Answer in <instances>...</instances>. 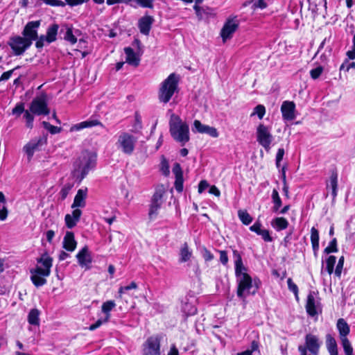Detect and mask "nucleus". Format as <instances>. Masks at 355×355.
Here are the masks:
<instances>
[{
	"label": "nucleus",
	"instance_id": "1",
	"mask_svg": "<svg viewBox=\"0 0 355 355\" xmlns=\"http://www.w3.org/2000/svg\"><path fill=\"white\" fill-rule=\"evenodd\" d=\"M169 132L172 138L184 146L190 139L189 125L173 113L169 120Z\"/></svg>",
	"mask_w": 355,
	"mask_h": 355
},
{
	"label": "nucleus",
	"instance_id": "2",
	"mask_svg": "<svg viewBox=\"0 0 355 355\" xmlns=\"http://www.w3.org/2000/svg\"><path fill=\"white\" fill-rule=\"evenodd\" d=\"M96 164V155L88 151L82 152L73 164V175L79 177L82 180L87 175L89 171L94 168Z\"/></svg>",
	"mask_w": 355,
	"mask_h": 355
},
{
	"label": "nucleus",
	"instance_id": "3",
	"mask_svg": "<svg viewBox=\"0 0 355 355\" xmlns=\"http://www.w3.org/2000/svg\"><path fill=\"white\" fill-rule=\"evenodd\" d=\"M178 77L173 73L162 83L159 90V99L161 102L166 103L170 101L178 89Z\"/></svg>",
	"mask_w": 355,
	"mask_h": 355
},
{
	"label": "nucleus",
	"instance_id": "4",
	"mask_svg": "<svg viewBox=\"0 0 355 355\" xmlns=\"http://www.w3.org/2000/svg\"><path fill=\"white\" fill-rule=\"evenodd\" d=\"M137 142V137L128 132H123L119 135L116 146L124 154L131 155L135 150Z\"/></svg>",
	"mask_w": 355,
	"mask_h": 355
},
{
	"label": "nucleus",
	"instance_id": "5",
	"mask_svg": "<svg viewBox=\"0 0 355 355\" xmlns=\"http://www.w3.org/2000/svg\"><path fill=\"white\" fill-rule=\"evenodd\" d=\"M233 258L235 265V275L238 282L237 295L242 297L244 292V267L241 255L237 250H233Z\"/></svg>",
	"mask_w": 355,
	"mask_h": 355
},
{
	"label": "nucleus",
	"instance_id": "6",
	"mask_svg": "<svg viewBox=\"0 0 355 355\" xmlns=\"http://www.w3.org/2000/svg\"><path fill=\"white\" fill-rule=\"evenodd\" d=\"M306 311L309 315L314 317L322 312V306L320 303V298L318 296V293L311 291H309L306 302Z\"/></svg>",
	"mask_w": 355,
	"mask_h": 355
},
{
	"label": "nucleus",
	"instance_id": "7",
	"mask_svg": "<svg viewBox=\"0 0 355 355\" xmlns=\"http://www.w3.org/2000/svg\"><path fill=\"white\" fill-rule=\"evenodd\" d=\"M8 44L12 50L15 55H22L32 45L31 41L19 35L11 37Z\"/></svg>",
	"mask_w": 355,
	"mask_h": 355
},
{
	"label": "nucleus",
	"instance_id": "8",
	"mask_svg": "<svg viewBox=\"0 0 355 355\" xmlns=\"http://www.w3.org/2000/svg\"><path fill=\"white\" fill-rule=\"evenodd\" d=\"M320 349V343L317 336L309 334L305 337V345H299L298 351L300 355H307L309 350L312 355H318Z\"/></svg>",
	"mask_w": 355,
	"mask_h": 355
},
{
	"label": "nucleus",
	"instance_id": "9",
	"mask_svg": "<svg viewBox=\"0 0 355 355\" xmlns=\"http://www.w3.org/2000/svg\"><path fill=\"white\" fill-rule=\"evenodd\" d=\"M29 110L32 114L35 115H48L50 110L48 108L46 95L43 94L35 97L32 101Z\"/></svg>",
	"mask_w": 355,
	"mask_h": 355
},
{
	"label": "nucleus",
	"instance_id": "10",
	"mask_svg": "<svg viewBox=\"0 0 355 355\" xmlns=\"http://www.w3.org/2000/svg\"><path fill=\"white\" fill-rule=\"evenodd\" d=\"M257 141L268 151L270 148V144L273 140V137L270 133L269 128L263 124H260L257 130Z\"/></svg>",
	"mask_w": 355,
	"mask_h": 355
},
{
	"label": "nucleus",
	"instance_id": "11",
	"mask_svg": "<svg viewBox=\"0 0 355 355\" xmlns=\"http://www.w3.org/2000/svg\"><path fill=\"white\" fill-rule=\"evenodd\" d=\"M46 141L47 139L46 136L39 137L31 139L24 146V150L27 154L29 160L32 158L35 151L40 150L41 148L46 144Z\"/></svg>",
	"mask_w": 355,
	"mask_h": 355
},
{
	"label": "nucleus",
	"instance_id": "12",
	"mask_svg": "<svg viewBox=\"0 0 355 355\" xmlns=\"http://www.w3.org/2000/svg\"><path fill=\"white\" fill-rule=\"evenodd\" d=\"M160 354V338L157 336L148 338L144 344V355H159Z\"/></svg>",
	"mask_w": 355,
	"mask_h": 355
},
{
	"label": "nucleus",
	"instance_id": "13",
	"mask_svg": "<svg viewBox=\"0 0 355 355\" xmlns=\"http://www.w3.org/2000/svg\"><path fill=\"white\" fill-rule=\"evenodd\" d=\"M40 24V20L28 21L24 28L22 37L33 44V42L37 39V30Z\"/></svg>",
	"mask_w": 355,
	"mask_h": 355
},
{
	"label": "nucleus",
	"instance_id": "14",
	"mask_svg": "<svg viewBox=\"0 0 355 355\" xmlns=\"http://www.w3.org/2000/svg\"><path fill=\"white\" fill-rule=\"evenodd\" d=\"M193 10L198 21L209 22L210 19L216 16L215 10L207 6L194 5Z\"/></svg>",
	"mask_w": 355,
	"mask_h": 355
},
{
	"label": "nucleus",
	"instance_id": "15",
	"mask_svg": "<svg viewBox=\"0 0 355 355\" xmlns=\"http://www.w3.org/2000/svg\"><path fill=\"white\" fill-rule=\"evenodd\" d=\"M37 262L41 266H37L35 268L40 271L39 272L43 273L45 275H50L51 268L52 267L53 259L48 254L47 252H44L42 256L37 259Z\"/></svg>",
	"mask_w": 355,
	"mask_h": 355
},
{
	"label": "nucleus",
	"instance_id": "16",
	"mask_svg": "<svg viewBox=\"0 0 355 355\" xmlns=\"http://www.w3.org/2000/svg\"><path fill=\"white\" fill-rule=\"evenodd\" d=\"M295 104L293 101H285L281 106L282 117L286 121H293L295 119Z\"/></svg>",
	"mask_w": 355,
	"mask_h": 355
},
{
	"label": "nucleus",
	"instance_id": "17",
	"mask_svg": "<svg viewBox=\"0 0 355 355\" xmlns=\"http://www.w3.org/2000/svg\"><path fill=\"white\" fill-rule=\"evenodd\" d=\"M78 263L81 267H85L86 269H90L92 259L89 252L88 247L85 246L76 254Z\"/></svg>",
	"mask_w": 355,
	"mask_h": 355
},
{
	"label": "nucleus",
	"instance_id": "18",
	"mask_svg": "<svg viewBox=\"0 0 355 355\" xmlns=\"http://www.w3.org/2000/svg\"><path fill=\"white\" fill-rule=\"evenodd\" d=\"M261 285V282L259 278H252L248 274L245 273V295H254Z\"/></svg>",
	"mask_w": 355,
	"mask_h": 355
},
{
	"label": "nucleus",
	"instance_id": "19",
	"mask_svg": "<svg viewBox=\"0 0 355 355\" xmlns=\"http://www.w3.org/2000/svg\"><path fill=\"white\" fill-rule=\"evenodd\" d=\"M237 24L233 20H228L220 31V36L223 38V42L227 39L232 37V34L235 32L237 28Z\"/></svg>",
	"mask_w": 355,
	"mask_h": 355
},
{
	"label": "nucleus",
	"instance_id": "20",
	"mask_svg": "<svg viewBox=\"0 0 355 355\" xmlns=\"http://www.w3.org/2000/svg\"><path fill=\"white\" fill-rule=\"evenodd\" d=\"M154 19L152 16L146 15L139 20L138 26L141 33L148 35L153 24Z\"/></svg>",
	"mask_w": 355,
	"mask_h": 355
},
{
	"label": "nucleus",
	"instance_id": "21",
	"mask_svg": "<svg viewBox=\"0 0 355 355\" xmlns=\"http://www.w3.org/2000/svg\"><path fill=\"white\" fill-rule=\"evenodd\" d=\"M39 270L36 268L31 269L30 270L31 272V279L33 282V284L36 287H40L44 286L46 284L47 281L46 279V277H49V275H45L44 274H42L39 272Z\"/></svg>",
	"mask_w": 355,
	"mask_h": 355
},
{
	"label": "nucleus",
	"instance_id": "22",
	"mask_svg": "<svg viewBox=\"0 0 355 355\" xmlns=\"http://www.w3.org/2000/svg\"><path fill=\"white\" fill-rule=\"evenodd\" d=\"M87 196V189H80L75 196L73 202L71 205L72 209L77 207H85L86 205V198Z\"/></svg>",
	"mask_w": 355,
	"mask_h": 355
},
{
	"label": "nucleus",
	"instance_id": "23",
	"mask_svg": "<svg viewBox=\"0 0 355 355\" xmlns=\"http://www.w3.org/2000/svg\"><path fill=\"white\" fill-rule=\"evenodd\" d=\"M326 187L327 189H331L333 199H335L338 191V173L336 170L334 169L331 171L329 180L327 182Z\"/></svg>",
	"mask_w": 355,
	"mask_h": 355
},
{
	"label": "nucleus",
	"instance_id": "24",
	"mask_svg": "<svg viewBox=\"0 0 355 355\" xmlns=\"http://www.w3.org/2000/svg\"><path fill=\"white\" fill-rule=\"evenodd\" d=\"M63 248L69 251L73 252L76 248L77 242L74 238V234L72 232H67L63 239Z\"/></svg>",
	"mask_w": 355,
	"mask_h": 355
},
{
	"label": "nucleus",
	"instance_id": "25",
	"mask_svg": "<svg viewBox=\"0 0 355 355\" xmlns=\"http://www.w3.org/2000/svg\"><path fill=\"white\" fill-rule=\"evenodd\" d=\"M124 52L126 55V62L134 67L139 66L140 58L131 47H125Z\"/></svg>",
	"mask_w": 355,
	"mask_h": 355
},
{
	"label": "nucleus",
	"instance_id": "26",
	"mask_svg": "<svg viewBox=\"0 0 355 355\" xmlns=\"http://www.w3.org/2000/svg\"><path fill=\"white\" fill-rule=\"evenodd\" d=\"M96 125L103 126V124L97 119H90L85 121H82L79 123L73 125L70 130L73 131H78L83 128H92Z\"/></svg>",
	"mask_w": 355,
	"mask_h": 355
},
{
	"label": "nucleus",
	"instance_id": "27",
	"mask_svg": "<svg viewBox=\"0 0 355 355\" xmlns=\"http://www.w3.org/2000/svg\"><path fill=\"white\" fill-rule=\"evenodd\" d=\"M336 327L339 331L340 340L348 339L347 336L349 334L350 329L349 326L345 322V320L343 318L338 319L337 321Z\"/></svg>",
	"mask_w": 355,
	"mask_h": 355
},
{
	"label": "nucleus",
	"instance_id": "28",
	"mask_svg": "<svg viewBox=\"0 0 355 355\" xmlns=\"http://www.w3.org/2000/svg\"><path fill=\"white\" fill-rule=\"evenodd\" d=\"M326 344L330 355H338L336 341L330 334L327 335Z\"/></svg>",
	"mask_w": 355,
	"mask_h": 355
},
{
	"label": "nucleus",
	"instance_id": "29",
	"mask_svg": "<svg viewBox=\"0 0 355 355\" xmlns=\"http://www.w3.org/2000/svg\"><path fill=\"white\" fill-rule=\"evenodd\" d=\"M58 28L59 26L56 24H53L48 28L46 35H45L46 41L48 43H51L56 40Z\"/></svg>",
	"mask_w": 355,
	"mask_h": 355
},
{
	"label": "nucleus",
	"instance_id": "30",
	"mask_svg": "<svg viewBox=\"0 0 355 355\" xmlns=\"http://www.w3.org/2000/svg\"><path fill=\"white\" fill-rule=\"evenodd\" d=\"M271 225L277 231H281L288 227V222L285 218L277 217L272 220Z\"/></svg>",
	"mask_w": 355,
	"mask_h": 355
},
{
	"label": "nucleus",
	"instance_id": "31",
	"mask_svg": "<svg viewBox=\"0 0 355 355\" xmlns=\"http://www.w3.org/2000/svg\"><path fill=\"white\" fill-rule=\"evenodd\" d=\"M40 311L37 309H32L28 315V322L30 324L38 326L40 324Z\"/></svg>",
	"mask_w": 355,
	"mask_h": 355
},
{
	"label": "nucleus",
	"instance_id": "32",
	"mask_svg": "<svg viewBox=\"0 0 355 355\" xmlns=\"http://www.w3.org/2000/svg\"><path fill=\"white\" fill-rule=\"evenodd\" d=\"M116 306L114 301L108 300L105 302L101 306V310L103 313H105V321H109L111 314L110 311L114 309Z\"/></svg>",
	"mask_w": 355,
	"mask_h": 355
},
{
	"label": "nucleus",
	"instance_id": "33",
	"mask_svg": "<svg viewBox=\"0 0 355 355\" xmlns=\"http://www.w3.org/2000/svg\"><path fill=\"white\" fill-rule=\"evenodd\" d=\"M165 193L164 185H159L156 187L155 191L152 197L151 202L162 204V198Z\"/></svg>",
	"mask_w": 355,
	"mask_h": 355
},
{
	"label": "nucleus",
	"instance_id": "34",
	"mask_svg": "<svg viewBox=\"0 0 355 355\" xmlns=\"http://www.w3.org/2000/svg\"><path fill=\"white\" fill-rule=\"evenodd\" d=\"M180 262H187L189 261L192 255V252L189 250V246L187 243H184L180 249Z\"/></svg>",
	"mask_w": 355,
	"mask_h": 355
},
{
	"label": "nucleus",
	"instance_id": "35",
	"mask_svg": "<svg viewBox=\"0 0 355 355\" xmlns=\"http://www.w3.org/2000/svg\"><path fill=\"white\" fill-rule=\"evenodd\" d=\"M272 202L274 204V206L272 207V211L274 212H278L279 210V208L281 207L282 202V200L279 197V193L277 189H274L272 190Z\"/></svg>",
	"mask_w": 355,
	"mask_h": 355
},
{
	"label": "nucleus",
	"instance_id": "36",
	"mask_svg": "<svg viewBox=\"0 0 355 355\" xmlns=\"http://www.w3.org/2000/svg\"><path fill=\"white\" fill-rule=\"evenodd\" d=\"M162 204L156 203L151 202L150 205V209L148 212V217L150 220H155L157 215L158 211L160 209Z\"/></svg>",
	"mask_w": 355,
	"mask_h": 355
},
{
	"label": "nucleus",
	"instance_id": "37",
	"mask_svg": "<svg viewBox=\"0 0 355 355\" xmlns=\"http://www.w3.org/2000/svg\"><path fill=\"white\" fill-rule=\"evenodd\" d=\"M250 3H252V8L253 10H263L268 6V3L266 0H249L248 1H245V6Z\"/></svg>",
	"mask_w": 355,
	"mask_h": 355
},
{
	"label": "nucleus",
	"instance_id": "38",
	"mask_svg": "<svg viewBox=\"0 0 355 355\" xmlns=\"http://www.w3.org/2000/svg\"><path fill=\"white\" fill-rule=\"evenodd\" d=\"M63 38L71 44H74L77 42V38L73 34L71 27L66 26V31L64 33Z\"/></svg>",
	"mask_w": 355,
	"mask_h": 355
},
{
	"label": "nucleus",
	"instance_id": "39",
	"mask_svg": "<svg viewBox=\"0 0 355 355\" xmlns=\"http://www.w3.org/2000/svg\"><path fill=\"white\" fill-rule=\"evenodd\" d=\"M73 187V182H67L63 185L59 193L61 200H64L66 199V198L67 197L68 194L69 193L70 191L72 189Z\"/></svg>",
	"mask_w": 355,
	"mask_h": 355
},
{
	"label": "nucleus",
	"instance_id": "40",
	"mask_svg": "<svg viewBox=\"0 0 355 355\" xmlns=\"http://www.w3.org/2000/svg\"><path fill=\"white\" fill-rule=\"evenodd\" d=\"M336 261V257L334 255L329 256L325 261L326 270L329 275L332 274L334 272Z\"/></svg>",
	"mask_w": 355,
	"mask_h": 355
},
{
	"label": "nucleus",
	"instance_id": "41",
	"mask_svg": "<svg viewBox=\"0 0 355 355\" xmlns=\"http://www.w3.org/2000/svg\"><path fill=\"white\" fill-rule=\"evenodd\" d=\"M245 355H260L259 349V342L252 340L250 345V349L245 350Z\"/></svg>",
	"mask_w": 355,
	"mask_h": 355
},
{
	"label": "nucleus",
	"instance_id": "42",
	"mask_svg": "<svg viewBox=\"0 0 355 355\" xmlns=\"http://www.w3.org/2000/svg\"><path fill=\"white\" fill-rule=\"evenodd\" d=\"M338 251L337 247V239L334 238L330 242L329 245L324 248V253L326 254H329L333 252H337Z\"/></svg>",
	"mask_w": 355,
	"mask_h": 355
},
{
	"label": "nucleus",
	"instance_id": "43",
	"mask_svg": "<svg viewBox=\"0 0 355 355\" xmlns=\"http://www.w3.org/2000/svg\"><path fill=\"white\" fill-rule=\"evenodd\" d=\"M141 128H142V123H141V116L139 114L138 112H135V123L133 124L132 131L135 133H137L141 130Z\"/></svg>",
	"mask_w": 355,
	"mask_h": 355
},
{
	"label": "nucleus",
	"instance_id": "44",
	"mask_svg": "<svg viewBox=\"0 0 355 355\" xmlns=\"http://www.w3.org/2000/svg\"><path fill=\"white\" fill-rule=\"evenodd\" d=\"M266 113V108L263 105H257L252 112V113L250 114V116H253L255 115H257L258 118L259 119H261L264 114Z\"/></svg>",
	"mask_w": 355,
	"mask_h": 355
},
{
	"label": "nucleus",
	"instance_id": "45",
	"mask_svg": "<svg viewBox=\"0 0 355 355\" xmlns=\"http://www.w3.org/2000/svg\"><path fill=\"white\" fill-rule=\"evenodd\" d=\"M341 344L345 355H354L353 347L348 339L341 340Z\"/></svg>",
	"mask_w": 355,
	"mask_h": 355
},
{
	"label": "nucleus",
	"instance_id": "46",
	"mask_svg": "<svg viewBox=\"0 0 355 355\" xmlns=\"http://www.w3.org/2000/svg\"><path fill=\"white\" fill-rule=\"evenodd\" d=\"M351 69L355 70V62H350L348 59H345L343 64L340 67V71H344L345 72H348Z\"/></svg>",
	"mask_w": 355,
	"mask_h": 355
},
{
	"label": "nucleus",
	"instance_id": "47",
	"mask_svg": "<svg viewBox=\"0 0 355 355\" xmlns=\"http://www.w3.org/2000/svg\"><path fill=\"white\" fill-rule=\"evenodd\" d=\"M207 125L202 124L200 121L195 120L193 121V127L192 131L194 132L204 133Z\"/></svg>",
	"mask_w": 355,
	"mask_h": 355
},
{
	"label": "nucleus",
	"instance_id": "48",
	"mask_svg": "<svg viewBox=\"0 0 355 355\" xmlns=\"http://www.w3.org/2000/svg\"><path fill=\"white\" fill-rule=\"evenodd\" d=\"M135 5L136 7L139 6L142 8H153V0H135Z\"/></svg>",
	"mask_w": 355,
	"mask_h": 355
},
{
	"label": "nucleus",
	"instance_id": "49",
	"mask_svg": "<svg viewBox=\"0 0 355 355\" xmlns=\"http://www.w3.org/2000/svg\"><path fill=\"white\" fill-rule=\"evenodd\" d=\"M43 127L48 130L51 134L59 133L61 131V128L54 126L50 124L49 122L43 121L42 122Z\"/></svg>",
	"mask_w": 355,
	"mask_h": 355
},
{
	"label": "nucleus",
	"instance_id": "50",
	"mask_svg": "<svg viewBox=\"0 0 355 355\" xmlns=\"http://www.w3.org/2000/svg\"><path fill=\"white\" fill-rule=\"evenodd\" d=\"M33 114L30 113V110H26L24 112V117L26 119V126L29 128H32L33 126L34 116Z\"/></svg>",
	"mask_w": 355,
	"mask_h": 355
},
{
	"label": "nucleus",
	"instance_id": "51",
	"mask_svg": "<svg viewBox=\"0 0 355 355\" xmlns=\"http://www.w3.org/2000/svg\"><path fill=\"white\" fill-rule=\"evenodd\" d=\"M288 288L290 291L293 292L297 300H298V287L293 282L291 278H288L287 280Z\"/></svg>",
	"mask_w": 355,
	"mask_h": 355
},
{
	"label": "nucleus",
	"instance_id": "52",
	"mask_svg": "<svg viewBox=\"0 0 355 355\" xmlns=\"http://www.w3.org/2000/svg\"><path fill=\"white\" fill-rule=\"evenodd\" d=\"M66 225L68 228L71 229L76 225L78 220H75L71 214H67L64 217Z\"/></svg>",
	"mask_w": 355,
	"mask_h": 355
},
{
	"label": "nucleus",
	"instance_id": "53",
	"mask_svg": "<svg viewBox=\"0 0 355 355\" xmlns=\"http://www.w3.org/2000/svg\"><path fill=\"white\" fill-rule=\"evenodd\" d=\"M259 236H261L262 239L265 242H272L273 241L272 237L270 234V232L268 230L266 229H261L259 234H258Z\"/></svg>",
	"mask_w": 355,
	"mask_h": 355
},
{
	"label": "nucleus",
	"instance_id": "54",
	"mask_svg": "<svg viewBox=\"0 0 355 355\" xmlns=\"http://www.w3.org/2000/svg\"><path fill=\"white\" fill-rule=\"evenodd\" d=\"M160 170L165 176L168 175L170 173L168 162L165 158H163L161 162Z\"/></svg>",
	"mask_w": 355,
	"mask_h": 355
},
{
	"label": "nucleus",
	"instance_id": "55",
	"mask_svg": "<svg viewBox=\"0 0 355 355\" xmlns=\"http://www.w3.org/2000/svg\"><path fill=\"white\" fill-rule=\"evenodd\" d=\"M319 232L315 227H313L311 229V243H319Z\"/></svg>",
	"mask_w": 355,
	"mask_h": 355
},
{
	"label": "nucleus",
	"instance_id": "56",
	"mask_svg": "<svg viewBox=\"0 0 355 355\" xmlns=\"http://www.w3.org/2000/svg\"><path fill=\"white\" fill-rule=\"evenodd\" d=\"M323 71V68L321 66H319L315 69H313L310 71L311 77L313 79H317L322 74Z\"/></svg>",
	"mask_w": 355,
	"mask_h": 355
},
{
	"label": "nucleus",
	"instance_id": "57",
	"mask_svg": "<svg viewBox=\"0 0 355 355\" xmlns=\"http://www.w3.org/2000/svg\"><path fill=\"white\" fill-rule=\"evenodd\" d=\"M44 3L51 6H64L65 2L60 0H41Z\"/></svg>",
	"mask_w": 355,
	"mask_h": 355
},
{
	"label": "nucleus",
	"instance_id": "58",
	"mask_svg": "<svg viewBox=\"0 0 355 355\" xmlns=\"http://www.w3.org/2000/svg\"><path fill=\"white\" fill-rule=\"evenodd\" d=\"M203 134H207L209 136L214 137V138H216L218 137V132L217 130L215 128L211 127L209 125H207Z\"/></svg>",
	"mask_w": 355,
	"mask_h": 355
},
{
	"label": "nucleus",
	"instance_id": "59",
	"mask_svg": "<svg viewBox=\"0 0 355 355\" xmlns=\"http://www.w3.org/2000/svg\"><path fill=\"white\" fill-rule=\"evenodd\" d=\"M344 264V257L342 256L340 257L338 264L336 266V270H335V274L336 276L340 277L341 275V272L343 268Z\"/></svg>",
	"mask_w": 355,
	"mask_h": 355
},
{
	"label": "nucleus",
	"instance_id": "60",
	"mask_svg": "<svg viewBox=\"0 0 355 355\" xmlns=\"http://www.w3.org/2000/svg\"><path fill=\"white\" fill-rule=\"evenodd\" d=\"M175 188L176 191L179 193L182 191V190H183V177L175 178Z\"/></svg>",
	"mask_w": 355,
	"mask_h": 355
},
{
	"label": "nucleus",
	"instance_id": "61",
	"mask_svg": "<svg viewBox=\"0 0 355 355\" xmlns=\"http://www.w3.org/2000/svg\"><path fill=\"white\" fill-rule=\"evenodd\" d=\"M108 321H105V317L103 318L98 319L94 324H92L89 327V330L94 331L97 328L100 327L103 324L107 322Z\"/></svg>",
	"mask_w": 355,
	"mask_h": 355
},
{
	"label": "nucleus",
	"instance_id": "62",
	"mask_svg": "<svg viewBox=\"0 0 355 355\" xmlns=\"http://www.w3.org/2000/svg\"><path fill=\"white\" fill-rule=\"evenodd\" d=\"M173 173H174L175 178L177 177H183L182 171L179 163H175L172 169Z\"/></svg>",
	"mask_w": 355,
	"mask_h": 355
},
{
	"label": "nucleus",
	"instance_id": "63",
	"mask_svg": "<svg viewBox=\"0 0 355 355\" xmlns=\"http://www.w3.org/2000/svg\"><path fill=\"white\" fill-rule=\"evenodd\" d=\"M19 68V66H17L16 67L15 69H11V70H9V71H7L6 72H3L2 73V75L0 77V82L1 81H6L7 80H8L10 76H12L13 71L15 70V69H17Z\"/></svg>",
	"mask_w": 355,
	"mask_h": 355
},
{
	"label": "nucleus",
	"instance_id": "64",
	"mask_svg": "<svg viewBox=\"0 0 355 355\" xmlns=\"http://www.w3.org/2000/svg\"><path fill=\"white\" fill-rule=\"evenodd\" d=\"M24 106L23 103L17 104L12 110L13 114L20 115L23 112H24Z\"/></svg>",
	"mask_w": 355,
	"mask_h": 355
}]
</instances>
